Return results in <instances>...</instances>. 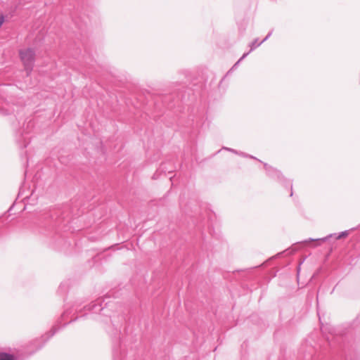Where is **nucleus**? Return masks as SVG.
<instances>
[{"instance_id": "cd10ccee", "label": "nucleus", "mask_w": 360, "mask_h": 360, "mask_svg": "<svg viewBox=\"0 0 360 360\" xmlns=\"http://www.w3.org/2000/svg\"><path fill=\"white\" fill-rule=\"evenodd\" d=\"M248 158H249V159H252V160H257V161H258V162H261L262 165H263V163H264V162H262V160H259V159H258V158H257L256 157H255V156H253V155H250V154H248Z\"/></svg>"}, {"instance_id": "9b49d317", "label": "nucleus", "mask_w": 360, "mask_h": 360, "mask_svg": "<svg viewBox=\"0 0 360 360\" xmlns=\"http://www.w3.org/2000/svg\"><path fill=\"white\" fill-rule=\"evenodd\" d=\"M18 57L28 77L33 71L36 60L37 51L34 47H27L18 50Z\"/></svg>"}, {"instance_id": "bb28decb", "label": "nucleus", "mask_w": 360, "mask_h": 360, "mask_svg": "<svg viewBox=\"0 0 360 360\" xmlns=\"http://www.w3.org/2000/svg\"><path fill=\"white\" fill-rule=\"evenodd\" d=\"M272 32H273V30H270L268 34H266V36L263 39V40H262L261 41H263V43L264 41H266L272 34Z\"/></svg>"}, {"instance_id": "39448f33", "label": "nucleus", "mask_w": 360, "mask_h": 360, "mask_svg": "<svg viewBox=\"0 0 360 360\" xmlns=\"http://www.w3.org/2000/svg\"><path fill=\"white\" fill-rule=\"evenodd\" d=\"M72 210L69 204L58 205L34 217V229L49 246L67 253L75 243L70 225Z\"/></svg>"}, {"instance_id": "dca6fc26", "label": "nucleus", "mask_w": 360, "mask_h": 360, "mask_svg": "<svg viewBox=\"0 0 360 360\" xmlns=\"http://www.w3.org/2000/svg\"><path fill=\"white\" fill-rule=\"evenodd\" d=\"M0 114L3 115L14 114L17 117L19 112L14 109L13 105H11L4 96H0Z\"/></svg>"}, {"instance_id": "c85d7f7f", "label": "nucleus", "mask_w": 360, "mask_h": 360, "mask_svg": "<svg viewBox=\"0 0 360 360\" xmlns=\"http://www.w3.org/2000/svg\"><path fill=\"white\" fill-rule=\"evenodd\" d=\"M355 323H360V313L356 317V319L355 320Z\"/></svg>"}, {"instance_id": "a878e982", "label": "nucleus", "mask_w": 360, "mask_h": 360, "mask_svg": "<svg viewBox=\"0 0 360 360\" xmlns=\"http://www.w3.org/2000/svg\"><path fill=\"white\" fill-rule=\"evenodd\" d=\"M304 259H303L302 261L300 262V263L298 264V265L296 267V269H297V276H299L300 274V271L301 270V265L304 262Z\"/></svg>"}, {"instance_id": "6e6552de", "label": "nucleus", "mask_w": 360, "mask_h": 360, "mask_svg": "<svg viewBox=\"0 0 360 360\" xmlns=\"http://www.w3.org/2000/svg\"><path fill=\"white\" fill-rule=\"evenodd\" d=\"M179 205L181 209V218L178 227L182 233L191 235L195 232L196 235L202 237L205 226V214L209 218L211 211L207 209V205L200 202L198 196L192 193L187 198L184 195L180 196Z\"/></svg>"}, {"instance_id": "b1692460", "label": "nucleus", "mask_w": 360, "mask_h": 360, "mask_svg": "<svg viewBox=\"0 0 360 360\" xmlns=\"http://www.w3.org/2000/svg\"><path fill=\"white\" fill-rule=\"evenodd\" d=\"M222 149H223V150H227V151H229V152H231V153H234V154H236V155L237 151H238V150H236V149H233V148H231L225 147V146H223V147H222Z\"/></svg>"}, {"instance_id": "f3484780", "label": "nucleus", "mask_w": 360, "mask_h": 360, "mask_svg": "<svg viewBox=\"0 0 360 360\" xmlns=\"http://www.w3.org/2000/svg\"><path fill=\"white\" fill-rule=\"evenodd\" d=\"M45 36H46V32L44 31V29L39 31L32 41L31 47L35 48V51H37L41 47L42 44L44 43V39H45Z\"/></svg>"}, {"instance_id": "20e7f679", "label": "nucleus", "mask_w": 360, "mask_h": 360, "mask_svg": "<svg viewBox=\"0 0 360 360\" xmlns=\"http://www.w3.org/2000/svg\"><path fill=\"white\" fill-rule=\"evenodd\" d=\"M356 229H360V224L356 228H352L338 233H330L323 238L316 239L309 238L307 240L297 242L289 248L278 252L274 257H270L261 265L248 269L237 271V278L239 280L240 284L244 290L252 292L259 287L267 284L272 278L276 276L277 270L266 269V267L272 262L275 258L281 257L283 255H293L307 245L314 248L321 245L323 243L329 241L330 239L337 240L347 238L349 234ZM351 248L354 252L352 253V257H354L355 259L360 257V232L352 236L351 239Z\"/></svg>"}, {"instance_id": "2f4dec72", "label": "nucleus", "mask_w": 360, "mask_h": 360, "mask_svg": "<svg viewBox=\"0 0 360 360\" xmlns=\"http://www.w3.org/2000/svg\"><path fill=\"white\" fill-rule=\"evenodd\" d=\"M334 290H335V288H333V289L332 290V291H331V292H330L331 294L334 292Z\"/></svg>"}, {"instance_id": "4be33fe9", "label": "nucleus", "mask_w": 360, "mask_h": 360, "mask_svg": "<svg viewBox=\"0 0 360 360\" xmlns=\"http://www.w3.org/2000/svg\"><path fill=\"white\" fill-rule=\"evenodd\" d=\"M249 55V52H245L242 56L238 60V61L233 65L231 70L236 68L240 63H241Z\"/></svg>"}, {"instance_id": "5701e85b", "label": "nucleus", "mask_w": 360, "mask_h": 360, "mask_svg": "<svg viewBox=\"0 0 360 360\" xmlns=\"http://www.w3.org/2000/svg\"><path fill=\"white\" fill-rule=\"evenodd\" d=\"M6 17L7 15L0 13V28L2 27L4 23L6 21Z\"/></svg>"}, {"instance_id": "423d86ee", "label": "nucleus", "mask_w": 360, "mask_h": 360, "mask_svg": "<svg viewBox=\"0 0 360 360\" xmlns=\"http://www.w3.org/2000/svg\"><path fill=\"white\" fill-rule=\"evenodd\" d=\"M314 336L316 335H311L301 345L299 354L302 356L303 360H336L339 358L346 360L347 349L351 347L353 338V326L349 325L330 328L328 335L324 336L323 343L319 345V348H323L320 351L316 345L312 344Z\"/></svg>"}, {"instance_id": "0eeeda50", "label": "nucleus", "mask_w": 360, "mask_h": 360, "mask_svg": "<svg viewBox=\"0 0 360 360\" xmlns=\"http://www.w3.org/2000/svg\"><path fill=\"white\" fill-rule=\"evenodd\" d=\"M204 84L203 88L199 92H195V99L181 103L182 106L181 111L177 110L172 121L165 122L166 127L180 131L184 139L190 143V152L192 155L197 152V139L200 129H203L206 124L209 125V123H207V105L201 103L198 106H191L193 102L206 89L205 82Z\"/></svg>"}, {"instance_id": "2eb2a0df", "label": "nucleus", "mask_w": 360, "mask_h": 360, "mask_svg": "<svg viewBox=\"0 0 360 360\" xmlns=\"http://www.w3.org/2000/svg\"><path fill=\"white\" fill-rule=\"evenodd\" d=\"M119 245H120L119 243H115V244L104 249L103 250L96 253L94 256L92 257L91 261H89V262H92V264H90V266H96L98 264L101 263L102 259H105L106 257L110 256V255L108 254V250H118Z\"/></svg>"}, {"instance_id": "7c9ffc66", "label": "nucleus", "mask_w": 360, "mask_h": 360, "mask_svg": "<svg viewBox=\"0 0 360 360\" xmlns=\"http://www.w3.org/2000/svg\"><path fill=\"white\" fill-rule=\"evenodd\" d=\"M172 178H173V176H170V177H169V180H170L171 181H172Z\"/></svg>"}, {"instance_id": "c756f323", "label": "nucleus", "mask_w": 360, "mask_h": 360, "mask_svg": "<svg viewBox=\"0 0 360 360\" xmlns=\"http://www.w3.org/2000/svg\"><path fill=\"white\" fill-rule=\"evenodd\" d=\"M224 79V77H222L221 79L220 80V82H219L220 84L223 82Z\"/></svg>"}, {"instance_id": "6ab92c4d", "label": "nucleus", "mask_w": 360, "mask_h": 360, "mask_svg": "<svg viewBox=\"0 0 360 360\" xmlns=\"http://www.w3.org/2000/svg\"><path fill=\"white\" fill-rule=\"evenodd\" d=\"M263 44V41H259V39L256 38L250 44V50H249V54L253 51L255 49H256L257 47H259L260 45Z\"/></svg>"}, {"instance_id": "393cba45", "label": "nucleus", "mask_w": 360, "mask_h": 360, "mask_svg": "<svg viewBox=\"0 0 360 360\" xmlns=\"http://www.w3.org/2000/svg\"><path fill=\"white\" fill-rule=\"evenodd\" d=\"M236 155H238L239 156H241L243 158H248V153H246L245 152L240 151V150L237 151Z\"/></svg>"}, {"instance_id": "f03ea898", "label": "nucleus", "mask_w": 360, "mask_h": 360, "mask_svg": "<svg viewBox=\"0 0 360 360\" xmlns=\"http://www.w3.org/2000/svg\"><path fill=\"white\" fill-rule=\"evenodd\" d=\"M70 281H64L60 283L57 295L63 297L64 302L63 312L56 320L50 330L56 328V333L63 329L68 324L75 322L80 318L89 314L96 315L93 317L98 321L111 325L107 329L112 341V360H141L138 357L128 355L127 348V338L131 331L129 328L130 320L123 314H117L113 311L115 303L107 299L117 297L119 291L112 289L103 297H99L89 304H84L81 299L73 300L69 298L68 295Z\"/></svg>"}, {"instance_id": "9d476101", "label": "nucleus", "mask_w": 360, "mask_h": 360, "mask_svg": "<svg viewBox=\"0 0 360 360\" xmlns=\"http://www.w3.org/2000/svg\"><path fill=\"white\" fill-rule=\"evenodd\" d=\"M56 328L46 331L41 337L32 340L21 348L15 349L12 352H0V360H26L39 350L56 334Z\"/></svg>"}, {"instance_id": "1a4fd4ad", "label": "nucleus", "mask_w": 360, "mask_h": 360, "mask_svg": "<svg viewBox=\"0 0 360 360\" xmlns=\"http://www.w3.org/2000/svg\"><path fill=\"white\" fill-rule=\"evenodd\" d=\"M37 200V196L34 195L33 191H30V188L25 189V184L20 187L15 201L10 206L8 211L0 216V238L6 235L13 226L14 218L9 219V217L17 212L26 210L27 205H34Z\"/></svg>"}, {"instance_id": "412c9836", "label": "nucleus", "mask_w": 360, "mask_h": 360, "mask_svg": "<svg viewBox=\"0 0 360 360\" xmlns=\"http://www.w3.org/2000/svg\"><path fill=\"white\" fill-rule=\"evenodd\" d=\"M248 22L245 20H243L238 25V30L241 34H243L246 30Z\"/></svg>"}, {"instance_id": "f8f14e48", "label": "nucleus", "mask_w": 360, "mask_h": 360, "mask_svg": "<svg viewBox=\"0 0 360 360\" xmlns=\"http://www.w3.org/2000/svg\"><path fill=\"white\" fill-rule=\"evenodd\" d=\"M264 169L265 170L266 175L271 180H274L281 185L285 188H290V196H292V183L289 179H287L283 173L277 169L276 168L271 166L268 163H263Z\"/></svg>"}, {"instance_id": "a211bd4d", "label": "nucleus", "mask_w": 360, "mask_h": 360, "mask_svg": "<svg viewBox=\"0 0 360 360\" xmlns=\"http://www.w3.org/2000/svg\"><path fill=\"white\" fill-rule=\"evenodd\" d=\"M44 175V168L42 167H41L40 165H38L37 167V171L34 174V175L33 176V179H32V181H33V183H37L39 179H41L42 178Z\"/></svg>"}, {"instance_id": "7ed1b4c3", "label": "nucleus", "mask_w": 360, "mask_h": 360, "mask_svg": "<svg viewBox=\"0 0 360 360\" xmlns=\"http://www.w3.org/2000/svg\"><path fill=\"white\" fill-rule=\"evenodd\" d=\"M60 6L61 15L51 28L58 39V57L68 65H71L70 59L75 60L82 66L84 75L98 77L89 42L90 8L87 0H60Z\"/></svg>"}, {"instance_id": "aec40b11", "label": "nucleus", "mask_w": 360, "mask_h": 360, "mask_svg": "<svg viewBox=\"0 0 360 360\" xmlns=\"http://www.w3.org/2000/svg\"><path fill=\"white\" fill-rule=\"evenodd\" d=\"M21 5V3L20 1H19L18 3H17L16 4H15L14 6H12L10 8H9V12H8V15L11 18L13 17L18 9L20 8Z\"/></svg>"}, {"instance_id": "ddd939ff", "label": "nucleus", "mask_w": 360, "mask_h": 360, "mask_svg": "<svg viewBox=\"0 0 360 360\" xmlns=\"http://www.w3.org/2000/svg\"><path fill=\"white\" fill-rule=\"evenodd\" d=\"M34 126L32 119L23 123V126L16 131V140L21 148H25L31 141V136L29 135Z\"/></svg>"}, {"instance_id": "4468645a", "label": "nucleus", "mask_w": 360, "mask_h": 360, "mask_svg": "<svg viewBox=\"0 0 360 360\" xmlns=\"http://www.w3.org/2000/svg\"><path fill=\"white\" fill-rule=\"evenodd\" d=\"M177 161V156L172 155L170 157L167 158V160L162 162L160 167L156 169L155 172L153 174L152 179L154 180L158 179L162 174H168L173 173L176 167V162Z\"/></svg>"}, {"instance_id": "f257e3e1", "label": "nucleus", "mask_w": 360, "mask_h": 360, "mask_svg": "<svg viewBox=\"0 0 360 360\" xmlns=\"http://www.w3.org/2000/svg\"><path fill=\"white\" fill-rule=\"evenodd\" d=\"M180 72L185 75L186 81L174 82L167 90L160 93L141 90L136 95L134 101L130 103L126 102L127 106L123 110L112 108L108 118L138 129L150 120L165 126L166 121H172L177 110L181 111V103L195 99V92H199L205 86L202 77H193L188 70Z\"/></svg>"}]
</instances>
